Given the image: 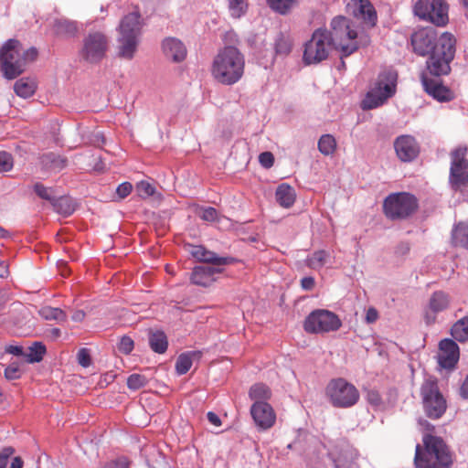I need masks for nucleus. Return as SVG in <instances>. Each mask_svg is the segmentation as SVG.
I'll list each match as a JSON object with an SVG mask.
<instances>
[{"label":"nucleus","mask_w":468,"mask_h":468,"mask_svg":"<svg viewBox=\"0 0 468 468\" xmlns=\"http://www.w3.org/2000/svg\"><path fill=\"white\" fill-rule=\"evenodd\" d=\"M455 46L456 39L452 34H441L439 46L429 55L426 69L420 74L424 90L439 101H450L453 99V92L442 84L440 77L451 72V62L456 51Z\"/></svg>","instance_id":"1"},{"label":"nucleus","mask_w":468,"mask_h":468,"mask_svg":"<svg viewBox=\"0 0 468 468\" xmlns=\"http://www.w3.org/2000/svg\"><path fill=\"white\" fill-rule=\"evenodd\" d=\"M452 463V453L449 446L439 436H423L422 445H416L415 468H450Z\"/></svg>","instance_id":"2"},{"label":"nucleus","mask_w":468,"mask_h":468,"mask_svg":"<svg viewBox=\"0 0 468 468\" xmlns=\"http://www.w3.org/2000/svg\"><path fill=\"white\" fill-rule=\"evenodd\" d=\"M243 55L235 47H225L215 57L212 75L220 83L232 85L238 82L244 73Z\"/></svg>","instance_id":"3"},{"label":"nucleus","mask_w":468,"mask_h":468,"mask_svg":"<svg viewBox=\"0 0 468 468\" xmlns=\"http://www.w3.org/2000/svg\"><path fill=\"white\" fill-rule=\"evenodd\" d=\"M330 40L333 48L339 49L342 56L347 57L358 48L357 33L351 28L350 21L345 16H337L332 20Z\"/></svg>","instance_id":"4"},{"label":"nucleus","mask_w":468,"mask_h":468,"mask_svg":"<svg viewBox=\"0 0 468 468\" xmlns=\"http://www.w3.org/2000/svg\"><path fill=\"white\" fill-rule=\"evenodd\" d=\"M420 394L427 417L432 420L441 418L447 410V402L440 391L437 379L426 378L420 386Z\"/></svg>","instance_id":"5"},{"label":"nucleus","mask_w":468,"mask_h":468,"mask_svg":"<svg viewBox=\"0 0 468 468\" xmlns=\"http://www.w3.org/2000/svg\"><path fill=\"white\" fill-rule=\"evenodd\" d=\"M328 30L318 28L304 44L303 61L305 65L318 64L325 60L334 48Z\"/></svg>","instance_id":"6"},{"label":"nucleus","mask_w":468,"mask_h":468,"mask_svg":"<svg viewBox=\"0 0 468 468\" xmlns=\"http://www.w3.org/2000/svg\"><path fill=\"white\" fill-rule=\"evenodd\" d=\"M325 394L335 408H350L359 399L358 389L342 378L332 379L326 386Z\"/></svg>","instance_id":"7"},{"label":"nucleus","mask_w":468,"mask_h":468,"mask_svg":"<svg viewBox=\"0 0 468 468\" xmlns=\"http://www.w3.org/2000/svg\"><path fill=\"white\" fill-rule=\"evenodd\" d=\"M1 69L8 80L16 79L26 66V58L21 53V45L16 39H9L0 51Z\"/></svg>","instance_id":"8"},{"label":"nucleus","mask_w":468,"mask_h":468,"mask_svg":"<svg viewBox=\"0 0 468 468\" xmlns=\"http://www.w3.org/2000/svg\"><path fill=\"white\" fill-rule=\"evenodd\" d=\"M418 208L417 198L409 193L390 194L383 203V210L390 219H402L412 215Z\"/></svg>","instance_id":"9"},{"label":"nucleus","mask_w":468,"mask_h":468,"mask_svg":"<svg viewBox=\"0 0 468 468\" xmlns=\"http://www.w3.org/2000/svg\"><path fill=\"white\" fill-rule=\"evenodd\" d=\"M449 6L445 0H417L414 14L421 20L429 21L437 27H444L449 21Z\"/></svg>","instance_id":"10"},{"label":"nucleus","mask_w":468,"mask_h":468,"mask_svg":"<svg viewBox=\"0 0 468 468\" xmlns=\"http://www.w3.org/2000/svg\"><path fill=\"white\" fill-rule=\"evenodd\" d=\"M342 325L339 317L324 309L313 311L305 319L303 328L307 333L323 334L338 330Z\"/></svg>","instance_id":"11"},{"label":"nucleus","mask_w":468,"mask_h":468,"mask_svg":"<svg viewBox=\"0 0 468 468\" xmlns=\"http://www.w3.org/2000/svg\"><path fill=\"white\" fill-rule=\"evenodd\" d=\"M108 48L109 39L103 33L91 32L83 39L80 56L89 63H98L105 57Z\"/></svg>","instance_id":"12"},{"label":"nucleus","mask_w":468,"mask_h":468,"mask_svg":"<svg viewBox=\"0 0 468 468\" xmlns=\"http://www.w3.org/2000/svg\"><path fill=\"white\" fill-rule=\"evenodd\" d=\"M440 40L441 35L439 36L437 30L432 27L420 28L410 37L413 51L421 57L430 55L436 50Z\"/></svg>","instance_id":"13"},{"label":"nucleus","mask_w":468,"mask_h":468,"mask_svg":"<svg viewBox=\"0 0 468 468\" xmlns=\"http://www.w3.org/2000/svg\"><path fill=\"white\" fill-rule=\"evenodd\" d=\"M465 149H456L452 153L450 182L453 188L458 189L468 183V160Z\"/></svg>","instance_id":"14"},{"label":"nucleus","mask_w":468,"mask_h":468,"mask_svg":"<svg viewBox=\"0 0 468 468\" xmlns=\"http://www.w3.org/2000/svg\"><path fill=\"white\" fill-rule=\"evenodd\" d=\"M394 93L395 84L393 82L384 83L382 80H378L363 100L362 108L364 110L375 109L382 105Z\"/></svg>","instance_id":"15"},{"label":"nucleus","mask_w":468,"mask_h":468,"mask_svg":"<svg viewBox=\"0 0 468 468\" xmlns=\"http://www.w3.org/2000/svg\"><path fill=\"white\" fill-rule=\"evenodd\" d=\"M347 9L365 27H373L376 26L378 16L374 5L369 0H351L347 4Z\"/></svg>","instance_id":"16"},{"label":"nucleus","mask_w":468,"mask_h":468,"mask_svg":"<svg viewBox=\"0 0 468 468\" xmlns=\"http://www.w3.org/2000/svg\"><path fill=\"white\" fill-rule=\"evenodd\" d=\"M459 358L460 348L453 339L444 338L440 341L437 359L441 367L452 370L456 367Z\"/></svg>","instance_id":"17"},{"label":"nucleus","mask_w":468,"mask_h":468,"mask_svg":"<svg viewBox=\"0 0 468 468\" xmlns=\"http://www.w3.org/2000/svg\"><path fill=\"white\" fill-rule=\"evenodd\" d=\"M394 148L398 157L403 162L412 161L420 153L416 140L410 135L398 137L394 143Z\"/></svg>","instance_id":"18"},{"label":"nucleus","mask_w":468,"mask_h":468,"mask_svg":"<svg viewBox=\"0 0 468 468\" xmlns=\"http://www.w3.org/2000/svg\"><path fill=\"white\" fill-rule=\"evenodd\" d=\"M250 413L255 423L263 430L271 428L275 422V413L267 402L254 403Z\"/></svg>","instance_id":"19"},{"label":"nucleus","mask_w":468,"mask_h":468,"mask_svg":"<svg viewBox=\"0 0 468 468\" xmlns=\"http://www.w3.org/2000/svg\"><path fill=\"white\" fill-rule=\"evenodd\" d=\"M222 271L221 266L200 265L193 269L190 279L197 286L207 287L214 283L216 275Z\"/></svg>","instance_id":"20"},{"label":"nucleus","mask_w":468,"mask_h":468,"mask_svg":"<svg viewBox=\"0 0 468 468\" xmlns=\"http://www.w3.org/2000/svg\"><path fill=\"white\" fill-rule=\"evenodd\" d=\"M450 305V296L442 291L434 292L429 301L428 310L425 314L427 324H433L436 320V314L446 310Z\"/></svg>","instance_id":"21"},{"label":"nucleus","mask_w":468,"mask_h":468,"mask_svg":"<svg viewBox=\"0 0 468 468\" xmlns=\"http://www.w3.org/2000/svg\"><path fill=\"white\" fill-rule=\"evenodd\" d=\"M164 56L176 63L183 61L186 57L185 45L176 37H166L162 42Z\"/></svg>","instance_id":"22"},{"label":"nucleus","mask_w":468,"mask_h":468,"mask_svg":"<svg viewBox=\"0 0 468 468\" xmlns=\"http://www.w3.org/2000/svg\"><path fill=\"white\" fill-rule=\"evenodd\" d=\"M190 252L191 255L199 261L210 263L214 266L228 265L234 261L233 258L219 257L215 252L207 250L205 247L200 245L193 246Z\"/></svg>","instance_id":"23"},{"label":"nucleus","mask_w":468,"mask_h":468,"mask_svg":"<svg viewBox=\"0 0 468 468\" xmlns=\"http://www.w3.org/2000/svg\"><path fill=\"white\" fill-rule=\"evenodd\" d=\"M118 41V56L122 58L131 60L133 58L139 44V37L120 35Z\"/></svg>","instance_id":"24"},{"label":"nucleus","mask_w":468,"mask_h":468,"mask_svg":"<svg viewBox=\"0 0 468 468\" xmlns=\"http://www.w3.org/2000/svg\"><path fill=\"white\" fill-rule=\"evenodd\" d=\"M142 30V23L140 21V14L133 12L125 16L120 23L119 34L140 37Z\"/></svg>","instance_id":"25"},{"label":"nucleus","mask_w":468,"mask_h":468,"mask_svg":"<svg viewBox=\"0 0 468 468\" xmlns=\"http://www.w3.org/2000/svg\"><path fill=\"white\" fill-rule=\"evenodd\" d=\"M52 31L59 37H71L78 32V27L74 21L59 18L54 21Z\"/></svg>","instance_id":"26"},{"label":"nucleus","mask_w":468,"mask_h":468,"mask_svg":"<svg viewBox=\"0 0 468 468\" xmlns=\"http://www.w3.org/2000/svg\"><path fill=\"white\" fill-rule=\"evenodd\" d=\"M40 164L43 167L50 170H62L68 165V159L65 156L55 153H48L40 156Z\"/></svg>","instance_id":"27"},{"label":"nucleus","mask_w":468,"mask_h":468,"mask_svg":"<svg viewBox=\"0 0 468 468\" xmlns=\"http://www.w3.org/2000/svg\"><path fill=\"white\" fill-rule=\"evenodd\" d=\"M275 197L277 202L282 207H290L293 205L296 195L294 189L291 186L282 184L277 187Z\"/></svg>","instance_id":"28"},{"label":"nucleus","mask_w":468,"mask_h":468,"mask_svg":"<svg viewBox=\"0 0 468 468\" xmlns=\"http://www.w3.org/2000/svg\"><path fill=\"white\" fill-rule=\"evenodd\" d=\"M452 242L455 247L468 250V223L460 222L452 231Z\"/></svg>","instance_id":"29"},{"label":"nucleus","mask_w":468,"mask_h":468,"mask_svg":"<svg viewBox=\"0 0 468 468\" xmlns=\"http://www.w3.org/2000/svg\"><path fill=\"white\" fill-rule=\"evenodd\" d=\"M451 335L454 341H468V315L457 320L451 327Z\"/></svg>","instance_id":"30"},{"label":"nucleus","mask_w":468,"mask_h":468,"mask_svg":"<svg viewBox=\"0 0 468 468\" xmlns=\"http://www.w3.org/2000/svg\"><path fill=\"white\" fill-rule=\"evenodd\" d=\"M50 206L57 213L64 217L70 216L75 211L73 201L68 197H60L58 198L55 197Z\"/></svg>","instance_id":"31"},{"label":"nucleus","mask_w":468,"mask_h":468,"mask_svg":"<svg viewBox=\"0 0 468 468\" xmlns=\"http://www.w3.org/2000/svg\"><path fill=\"white\" fill-rule=\"evenodd\" d=\"M149 345L153 351L158 354H163L167 349V337L164 332H153L149 335Z\"/></svg>","instance_id":"32"},{"label":"nucleus","mask_w":468,"mask_h":468,"mask_svg":"<svg viewBox=\"0 0 468 468\" xmlns=\"http://www.w3.org/2000/svg\"><path fill=\"white\" fill-rule=\"evenodd\" d=\"M329 257V252L320 250L307 257L305 262L309 268L313 270H320L327 263Z\"/></svg>","instance_id":"33"},{"label":"nucleus","mask_w":468,"mask_h":468,"mask_svg":"<svg viewBox=\"0 0 468 468\" xmlns=\"http://www.w3.org/2000/svg\"><path fill=\"white\" fill-rule=\"evenodd\" d=\"M250 398L254 403L266 402L271 398V392L268 386L262 383L253 385L249 392Z\"/></svg>","instance_id":"34"},{"label":"nucleus","mask_w":468,"mask_h":468,"mask_svg":"<svg viewBox=\"0 0 468 468\" xmlns=\"http://www.w3.org/2000/svg\"><path fill=\"white\" fill-rule=\"evenodd\" d=\"M318 149L324 155H331L335 152L336 141L331 134H324L318 141Z\"/></svg>","instance_id":"35"},{"label":"nucleus","mask_w":468,"mask_h":468,"mask_svg":"<svg viewBox=\"0 0 468 468\" xmlns=\"http://www.w3.org/2000/svg\"><path fill=\"white\" fill-rule=\"evenodd\" d=\"M38 314L46 320H56L58 322H65L67 320L65 312L59 308L44 306L38 310Z\"/></svg>","instance_id":"36"},{"label":"nucleus","mask_w":468,"mask_h":468,"mask_svg":"<svg viewBox=\"0 0 468 468\" xmlns=\"http://www.w3.org/2000/svg\"><path fill=\"white\" fill-rule=\"evenodd\" d=\"M196 353H184L181 354L176 362V371L178 375L186 374L192 367L193 356H196Z\"/></svg>","instance_id":"37"},{"label":"nucleus","mask_w":468,"mask_h":468,"mask_svg":"<svg viewBox=\"0 0 468 468\" xmlns=\"http://www.w3.org/2000/svg\"><path fill=\"white\" fill-rule=\"evenodd\" d=\"M269 6L275 12L285 15L294 5H297L298 0H266Z\"/></svg>","instance_id":"38"},{"label":"nucleus","mask_w":468,"mask_h":468,"mask_svg":"<svg viewBox=\"0 0 468 468\" xmlns=\"http://www.w3.org/2000/svg\"><path fill=\"white\" fill-rule=\"evenodd\" d=\"M292 38L289 36L281 33L275 40L276 53L282 56H287L292 51Z\"/></svg>","instance_id":"39"},{"label":"nucleus","mask_w":468,"mask_h":468,"mask_svg":"<svg viewBox=\"0 0 468 468\" xmlns=\"http://www.w3.org/2000/svg\"><path fill=\"white\" fill-rule=\"evenodd\" d=\"M33 190L39 198L47 201L49 205H51L56 197L55 191L52 187L46 186L41 183H36L33 186Z\"/></svg>","instance_id":"40"},{"label":"nucleus","mask_w":468,"mask_h":468,"mask_svg":"<svg viewBox=\"0 0 468 468\" xmlns=\"http://www.w3.org/2000/svg\"><path fill=\"white\" fill-rule=\"evenodd\" d=\"M46 353H47V347L42 342L35 341V342L31 343V348H30L31 363H38V362L42 361Z\"/></svg>","instance_id":"41"},{"label":"nucleus","mask_w":468,"mask_h":468,"mask_svg":"<svg viewBox=\"0 0 468 468\" xmlns=\"http://www.w3.org/2000/svg\"><path fill=\"white\" fill-rule=\"evenodd\" d=\"M148 383V378L143 375L134 373L128 377L127 387L132 390H137L145 387Z\"/></svg>","instance_id":"42"},{"label":"nucleus","mask_w":468,"mask_h":468,"mask_svg":"<svg viewBox=\"0 0 468 468\" xmlns=\"http://www.w3.org/2000/svg\"><path fill=\"white\" fill-rule=\"evenodd\" d=\"M197 216L204 221L215 222L219 220V214L216 208L212 207H201L197 210Z\"/></svg>","instance_id":"43"},{"label":"nucleus","mask_w":468,"mask_h":468,"mask_svg":"<svg viewBox=\"0 0 468 468\" xmlns=\"http://www.w3.org/2000/svg\"><path fill=\"white\" fill-rule=\"evenodd\" d=\"M229 7L233 17H240L246 11L247 4L245 0H229Z\"/></svg>","instance_id":"44"},{"label":"nucleus","mask_w":468,"mask_h":468,"mask_svg":"<svg viewBox=\"0 0 468 468\" xmlns=\"http://www.w3.org/2000/svg\"><path fill=\"white\" fill-rule=\"evenodd\" d=\"M138 195L144 198L149 197L154 194L155 188L146 181H141L136 186Z\"/></svg>","instance_id":"45"},{"label":"nucleus","mask_w":468,"mask_h":468,"mask_svg":"<svg viewBox=\"0 0 468 468\" xmlns=\"http://www.w3.org/2000/svg\"><path fill=\"white\" fill-rule=\"evenodd\" d=\"M15 92L23 98H27L29 96V84L27 82V79H21L15 83L14 86Z\"/></svg>","instance_id":"46"},{"label":"nucleus","mask_w":468,"mask_h":468,"mask_svg":"<svg viewBox=\"0 0 468 468\" xmlns=\"http://www.w3.org/2000/svg\"><path fill=\"white\" fill-rule=\"evenodd\" d=\"M21 376V369L16 362L11 363L5 370V377L8 380L17 379Z\"/></svg>","instance_id":"47"},{"label":"nucleus","mask_w":468,"mask_h":468,"mask_svg":"<svg viewBox=\"0 0 468 468\" xmlns=\"http://www.w3.org/2000/svg\"><path fill=\"white\" fill-rule=\"evenodd\" d=\"M13 165L12 155L6 152H0V173L10 171Z\"/></svg>","instance_id":"48"},{"label":"nucleus","mask_w":468,"mask_h":468,"mask_svg":"<svg viewBox=\"0 0 468 468\" xmlns=\"http://www.w3.org/2000/svg\"><path fill=\"white\" fill-rule=\"evenodd\" d=\"M133 340L131 337L124 335L119 342L118 349L120 352L128 355L133 351Z\"/></svg>","instance_id":"49"},{"label":"nucleus","mask_w":468,"mask_h":468,"mask_svg":"<svg viewBox=\"0 0 468 468\" xmlns=\"http://www.w3.org/2000/svg\"><path fill=\"white\" fill-rule=\"evenodd\" d=\"M367 400L373 407H379L382 404V399L378 391L375 389L368 390L367 393Z\"/></svg>","instance_id":"50"},{"label":"nucleus","mask_w":468,"mask_h":468,"mask_svg":"<svg viewBox=\"0 0 468 468\" xmlns=\"http://www.w3.org/2000/svg\"><path fill=\"white\" fill-rule=\"evenodd\" d=\"M78 362L80 366L87 367L90 365L91 359L90 351L86 348H81L79 350L78 355Z\"/></svg>","instance_id":"51"},{"label":"nucleus","mask_w":468,"mask_h":468,"mask_svg":"<svg viewBox=\"0 0 468 468\" xmlns=\"http://www.w3.org/2000/svg\"><path fill=\"white\" fill-rule=\"evenodd\" d=\"M259 162L263 167L270 168L274 164V156L271 152H263L259 155Z\"/></svg>","instance_id":"52"},{"label":"nucleus","mask_w":468,"mask_h":468,"mask_svg":"<svg viewBox=\"0 0 468 468\" xmlns=\"http://www.w3.org/2000/svg\"><path fill=\"white\" fill-rule=\"evenodd\" d=\"M133 190V186L129 182H123L118 186L116 188V193L120 198H125L127 196L131 194Z\"/></svg>","instance_id":"53"},{"label":"nucleus","mask_w":468,"mask_h":468,"mask_svg":"<svg viewBox=\"0 0 468 468\" xmlns=\"http://www.w3.org/2000/svg\"><path fill=\"white\" fill-rule=\"evenodd\" d=\"M419 425H420V431L423 434L422 437L429 435V434L434 435L435 427H434V425L430 423L427 420H423V419L419 420Z\"/></svg>","instance_id":"54"},{"label":"nucleus","mask_w":468,"mask_h":468,"mask_svg":"<svg viewBox=\"0 0 468 468\" xmlns=\"http://www.w3.org/2000/svg\"><path fill=\"white\" fill-rule=\"evenodd\" d=\"M13 453L14 449L12 447L4 448L0 452V465L5 468L8 463V459L13 455Z\"/></svg>","instance_id":"55"},{"label":"nucleus","mask_w":468,"mask_h":468,"mask_svg":"<svg viewBox=\"0 0 468 468\" xmlns=\"http://www.w3.org/2000/svg\"><path fill=\"white\" fill-rule=\"evenodd\" d=\"M128 467H129L128 462L124 458L109 462L104 466V468H128Z\"/></svg>","instance_id":"56"},{"label":"nucleus","mask_w":468,"mask_h":468,"mask_svg":"<svg viewBox=\"0 0 468 468\" xmlns=\"http://www.w3.org/2000/svg\"><path fill=\"white\" fill-rule=\"evenodd\" d=\"M315 286L314 278L312 276L303 277L301 280V287L304 291H311Z\"/></svg>","instance_id":"57"},{"label":"nucleus","mask_w":468,"mask_h":468,"mask_svg":"<svg viewBox=\"0 0 468 468\" xmlns=\"http://www.w3.org/2000/svg\"><path fill=\"white\" fill-rule=\"evenodd\" d=\"M378 311L373 307L368 308L367 311V314H366V321L368 324H372V323H375L378 320Z\"/></svg>","instance_id":"58"},{"label":"nucleus","mask_w":468,"mask_h":468,"mask_svg":"<svg viewBox=\"0 0 468 468\" xmlns=\"http://www.w3.org/2000/svg\"><path fill=\"white\" fill-rule=\"evenodd\" d=\"M207 416L208 421L212 425H214L216 427H218V426L221 425V420H220L219 417L216 413H214L212 411H209Z\"/></svg>","instance_id":"59"},{"label":"nucleus","mask_w":468,"mask_h":468,"mask_svg":"<svg viewBox=\"0 0 468 468\" xmlns=\"http://www.w3.org/2000/svg\"><path fill=\"white\" fill-rule=\"evenodd\" d=\"M5 352L16 356H20L23 354L22 347L19 346H7L5 347Z\"/></svg>","instance_id":"60"},{"label":"nucleus","mask_w":468,"mask_h":468,"mask_svg":"<svg viewBox=\"0 0 468 468\" xmlns=\"http://www.w3.org/2000/svg\"><path fill=\"white\" fill-rule=\"evenodd\" d=\"M460 395L463 399H468V375L465 377L464 381L461 386Z\"/></svg>","instance_id":"61"},{"label":"nucleus","mask_w":468,"mask_h":468,"mask_svg":"<svg viewBox=\"0 0 468 468\" xmlns=\"http://www.w3.org/2000/svg\"><path fill=\"white\" fill-rule=\"evenodd\" d=\"M85 318V313L82 310H77L73 313L71 319L74 322H81Z\"/></svg>","instance_id":"62"},{"label":"nucleus","mask_w":468,"mask_h":468,"mask_svg":"<svg viewBox=\"0 0 468 468\" xmlns=\"http://www.w3.org/2000/svg\"><path fill=\"white\" fill-rule=\"evenodd\" d=\"M23 461L20 457H15L10 464L9 468H22L23 467Z\"/></svg>","instance_id":"63"},{"label":"nucleus","mask_w":468,"mask_h":468,"mask_svg":"<svg viewBox=\"0 0 468 468\" xmlns=\"http://www.w3.org/2000/svg\"><path fill=\"white\" fill-rule=\"evenodd\" d=\"M9 273L8 266L5 262H0V278L7 277Z\"/></svg>","instance_id":"64"}]
</instances>
